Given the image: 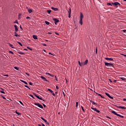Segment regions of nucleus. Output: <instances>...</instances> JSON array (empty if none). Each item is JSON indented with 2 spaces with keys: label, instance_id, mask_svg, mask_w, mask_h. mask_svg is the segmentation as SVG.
I'll list each match as a JSON object with an SVG mask.
<instances>
[{
  "label": "nucleus",
  "instance_id": "obj_57",
  "mask_svg": "<svg viewBox=\"0 0 126 126\" xmlns=\"http://www.w3.org/2000/svg\"><path fill=\"white\" fill-rule=\"evenodd\" d=\"M106 118H107V119H111L110 117H109V116H106Z\"/></svg>",
  "mask_w": 126,
  "mask_h": 126
},
{
  "label": "nucleus",
  "instance_id": "obj_2",
  "mask_svg": "<svg viewBox=\"0 0 126 126\" xmlns=\"http://www.w3.org/2000/svg\"><path fill=\"white\" fill-rule=\"evenodd\" d=\"M105 65H106L107 66H109V65H111V66L114 67V64L111 63H107V62H105Z\"/></svg>",
  "mask_w": 126,
  "mask_h": 126
},
{
  "label": "nucleus",
  "instance_id": "obj_59",
  "mask_svg": "<svg viewBox=\"0 0 126 126\" xmlns=\"http://www.w3.org/2000/svg\"><path fill=\"white\" fill-rule=\"evenodd\" d=\"M30 85H32V82H29Z\"/></svg>",
  "mask_w": 126,
  "mask_h": 126
},
{
  "label": "nucleus",
  "instance_id": "obj_49",
  "mask_svg": "<svg viewBox=\"0 0 126 126\" xmlns=\"http://www.w3.org/2000/svg\"><path fill=\"white\" fill-rule=\"evenodd\" d=\"M55 77L56 80L58 81V79H57V76H55Z\"/></svg>",
  "mask_w": 126,
  "mask_h": 126
},
{
  "label": "nucleus",
  "instance_id": "obj_7",
  "mask_svg": "<svg viewBox=\"0 0 126 126\" xmlns=\"http://www.w3.org/2000/svg\"><path fill=\"white\" fill-rule=\"evenodd\" d=\"M14 28H15V32H18V28H17V26L16 25H14Z\"/></svg>",
  "mask_w": 126,
  "mask_h": 126
},
{
  "label": "nucleus",
  "instance_id": "obj_50",
  "mask_svg": "<svg viewBox=\"0 0 126 126\" xmlns=\"http://www.w3.org/2000/svg\"><path fill=\"white\" fill-rule=\"evenodd\" d=\"M116 116H118V117H121V115H120V114H117V115H116Z\"/></svg>",
  "mask_w": 126,
  "mask_h": 126
},
{
  "label": "nucleus",
  "instance_id": "obj_48",
  "mask_svg": "<svg viewBox=\"0 0 126 126\" xmlns=\"http://www.w3.org/2000/svg\"><path fill=\"white\" fill-rule=\"evenodd\" d=\"M43 107H44V108H46V107H47V106H46V105H45L44 104H43Z\"/></svg>",
  "mask_w": 126,
  "mask_h": 126
},
{
  "label": "nucleus",
  "instance_id": "obj_4",
  "mask_svg": "<svg viewBox=\"0 0 126 126\" xmlns=\"http://www.w3.org/2000/svg\"><path fill=\"white\" fill-rule=\"evenodd\" d=\"M41 78L42 79H43V80H44V81H46L47 82H49V81L48 80H47L46 79V78H45V77L43 76H40Z\"/></svg>",
  "mask_w": 126,
  "mask_h": 126
},
{
  "label": "nucleus",
  "instance_id": "obj_20",
  "mask_svg": "<svg viewBox=\"0 0 126 126\" xmlns=\"http://www.w3.org/2000/svg\"><path fill=\"white\" fill-rule=\"evenodd\" d=\"M28 11H29V13H32V12H33V11L31 9H29Z\"/></svg>",
  "mask_w": 126,
  "mask_h": 126
},
{
  "label": "nucleus",
  "instance_id": "obj_23",
  "mask_svg": "<svg viewBox=\"0 0 126 126\" xmlns=\"http://www.w3.org/2000/svg\"><path fill=\"white\" fill-rule=\"evenodd\" d=\"M16 114H17V115H18L19 116H20V115H21V113L17 112V111H16Z\"/></svg>",
  "mask_w": 126,
  "mask_h": 126
},
{
  "label": "nucleus",
  "instance_id": "obj_37",
  "mask_svg": "<svg viewBox=\"0 0 126 126\" xmlns=\"http://www.w3.org/2000/svg\"><path fill=\"white\" fill-rule=\"evenodd\" d=\"M9 54H12V55H13V53L12 52V51H9Z\"/></svg>",
  "mask_w": 126,
  "mask_h": 126
},
{
  "label": "nucleus",
  "instance_id": "obj_14",
  "mask_svg": "<svg viewBox=\"0 0 126 126\" xmlns=\"http://www.w3.org/2000/svg\"><path fill=\"white\" fill-rule=\"evenodd\" d=\"M51 8L55 11H57V10H59V9H58V8H55V7H52Z\"/></svg>",
  "mask_w": 126,
  "mask_h": 126
},
{
  "label": "nucleus",
  "instance_id": "obj_17",
  "mask_svg": "<svg viewBox=\"0 0 126 126\" xmlns=\"http://www.w3.org/2000/svg\"><path fill=\"white\" fill-rule=\"evenodd\" d=\"M20 81H21V82H23V83H25V84H26V85H27V84H28V83H27L26 82H25V81H24L23 80H20Z\"/></svg>",
  "mask_w": 126,
  "mask_h": 126
},
{
  "label": "nucleus",
  "instance_id": "obj_61",
  "mask_svg": "<svg viewBox=\"0 0 126 126\" xmlns=\"http://www.w3.org/2000/svg\"><path fill=\"white\" fill-rule=\"evenodd\" d=\"M45 123H46V124H47V125H49L48 121H46V122H45Z\"/></svg>",
  "mask_w": 126,
  "mask_h": 126
},
{
  "label": "nucleus",
  "instance_id": "obj_39",
  "mask_svg": "<svg viewBox=\"0 0 126 126\" xmlns=\"http://www.w3.org/2000/svg\"><path fill=\"white\" fill-rule=\"evenodd\" d=\"M107 5H112L111 3H107Z\"/></svg>",
  "mask_w": 126,
  "mask_h": 126
},
{
  "label": "nucleus",
  "instance_id": "obj_44",
  "mask_svg": "<svg viewBox=\"0 0 126 126\" xmlns=\"http://www.w3.org/2000/svg\"><path fill=\"white\" fill-rule=\"evenodd\" d=\"M97 113H100V111L96 109V111Z\"/></svg>",
  "mask_w": 126,
  "mask_h": 126
},
{
  "label": "nucleus",
  "instance_id": "obj_11",
  "mask_svg": "<svg viewBox=\"0 0 126 126\" xmlns=\"http://www.w3.org/2000/svg\"><path fill=\"white\" fill-rule=\"evenodd\" d=\"M114 5H115V6H117V5H121V4H120V3H119L118 2H115L114 3Z\"/></svg>",
  "mask_w": 126,
  "mask_h": 126
},
{
  "label": "nucleus",
  "instance_id": "obj_29",
  "mask_svg": "<svg viewBox=\"0 0 126 126\" xmlns=\"http://www.w3.org/2000/svg\"><path fill=\"white\" fill-rule=\"evenodd\" d=\"M45 24L47 25H49V24H50V22H48V21H45Z\"/></svg>",
  "mask_w": 126,
  "mask_h": 126
},
{
  "label": "nucleus",
  "instance_id": "obj_35",
  "mask_svg": "<svg viewBox=\"0 0 126 126\" xmlns=\"http://www.w3.org/2000/svg\"><path fill=\"white\" fill-rule=\"evenodd\" d=\"M95 94H96V95H98V96H101V94H98V93H95Z\"/></svg>",
  "mask_w": 126,
  "mask_h": 126
},
{
  "label": "nucleus",
  "instance_id": "obj_27",
  "mask_svg": "<svg viewBox=\"0 0 126 126\" xmlns=\"http://www.w3.org/2000/svg\"><path fill=\"white\" fill-rule=\"evenodd\" d=\"M18 53L20 55H25V54H24V53H22V52H18Z\"/></svg>",
  "mask_w": 126,
  "mask_h": 126
},
{
  "label": "nucleus",
  "instance_id": "obj_58",
  "mask_svg": "<svg viewBox=\"0 0 126 126\" xmlns=\"http://www.w3.org/2000/svg\"><path fill=\"white\" fill-rule=\"evenodd\" d=\"M123 32H126V30H123Z\"/></svg>",
  "mask_w": 126,
  "mask_h": 126
},
{
  "label": "nucleus",
  "instance_id": "obj_54",
  "mask_svg": "<svg viewBox=\"0 0 126 126\" xmlns=\"http://www.w3.org/2000/svg\"><path fill=\"white\" fill-rule=\"evenodd\" d=\"M55 34H56V35H59V33H58V32H55Z\"/></svg>",
  "mask_w": 126,
  "mask_h": 126
},
{
  "label": "nucleus",
  "instance_id": "obj_32",
  "mask_svg": "<svg viewBox=\"0 0 126 126\" xmlns=\"http://www.w3.org/2000/svg\"><path fill=\"white\" fill-rule=\"evenodd\" d=\"M81 108L83 112H85V111L84 110V108H83V106H81Z\"/></svg>",
  "mask_w": 126,
  "mask_h": 126
},
{
  "label": "nucleus",
  "instance_id": "obj_46",
  "mask_svg": "<svg viewBox=\"0 0 126 126\" xmlns=\"http://www.w3.org/2000/svg\"><path fill=\"white\" fill-rule=\"evenodd\" d=\"M93 105H96V103L94 102V101L92 102Z\"/></svg>",
  "mask_w": 126,
  "mask_h": 126
},
{
  "label": "nucleus",
  "instance_id": "obj_15",
  "mask_svg": "<svg viewBox=\"0 0 126 126\" xmlns=\"http://www.w3.org/2000/svg\"><path fill=\"white\" fill-rule=\"evenodd\" d=\"M117 108H120L121 109H126V107H124V106H117Z\"/></svg>",
  "mask_w": 126,
  "mask_h": 126
},
{
  "label": "nucleus",
  "instance_id": "obj_30",
  "mask_svg": "<svg viewBox=\"0 0 126 126\" xmlns=\"http://www.w3.org/2000/svg\"><path fill=\"white\" fill-rule=\"evenodd\" d=\"M18 44H19V45H20V46H21V47H22L23 45H22V44H21L20 42H18Z\"/></svg>",
  "mask_w": 126,
  "mask_h": 126
},
{
  "label": "nucleus",
  "instance_id": "obj_3",
  "mask_svg": "<svg viewBox=\"0 0 126 126\" xmlns=\"http://www.w3.org/2000/svg\"><path fill=\"white\" fill-rule=\"evenodd\" d=\"M68 17L69 18H70V14L71 13V9H70V7H69V10H68Z\"/></svg>",
  "mask_w": 126,
  "mask_h": 126
},
{
  "label": "nucleus",
  "instance_id": "obj_6",
  "mask_svg": "<svg viewBox=\"0 0 126 126\" xmlns=\"http://www.w3.org/2000/svg\"><path fill=\"white\" fill-rule=\"evenodd\" d=\"M54 21H55V24L57 25V23H58L60 21H59V20H58L56 18H54L53 19Z\"/></svg>",
  "mask_w": 126,
  "mask_h": 126
},
{
  "label": "nucleus",
  "instance_id": "obj_64",
  "mask_svg": "<svg viewBox=\"0 0 126 126\" xmlns=\"http://www.w3.org/2000/svg\"><path fill=\"white\" fill-rule=\"evenodd\" d=\"M123 101H126V98H124Z\"/></svg>",
  "mask_w": 126,
  "mask_h": 126
},
{
  "label": "nucleus",
  "instance_id": "obj_36",
  "mask_svg": "<svg viewBox=\"0 0 126 126\" xmlns=\"http://www.w3.org/2000/svg\"><path fill=\"white\" fill-rule=\"evenodd\" d=\"M25 87H27V88H28L30 90V88L29 87H28V86H27V85H25Z\"/></svg>",
  "mask_w": 126,
  "mask_h": 126
},
{
  "label": "nucleus",
  "instance_id": "obj_26",
  "mask_svg": "<svg viewBox=\"0 0 126 126\" xmlns=\"http://www.w3.org/2000/svg\"><path fill=\"white\" fill-rule=\"evenodd\" d=\"M9 45L10 47H11V48H12V49H14V47H13V45L9 43Z\"/></svg>",
  "mask_w": 126,
  "mask_h": 126
},
{
  "label": "nucleus",
  "instance_id": "obj_63",
  "mask_svg": "<svg viewBox=\"0 0 126 126\" xmlns=\"http://www.w3.org/2000/svg\"><path fill=\"white\" fill-rule=\"evenodd\" d=\"M120 118H122L123 119H124V116H123L121 115V116H120Z\"/></svg>",
  "mask_w": 126,
  "mask_h": 126
},
{
  "label": "nucleus",
  "instance_id": "obj_60",
  "mask_svg": "<svg viewBox=\"0 0 126 126\" xmlns=\"http://www.w3.org/2000/svg\"><path fill=\"white\" fill-rule=\"evenodd\" d=\"M42 45H43V46H47V44H43Z\"/></svg>",
  "mask_w": 126,
  "mask_h": 126
},
{
  "label": "nucleus",
  "instance_id": "obj_47",
  "mask_svg": "<svg viewBox=\"0 0 126 126\" xmlns=\"http://www.w3.org/2000/svg\"><path fill=\"white\" fill-rule=\"evenodd\" d=\"M46 74H48V75H51V74H50V73H46Z\"/></svg>",
  "mask_w": 126,
  "mask_h": 126
},
{
  "label": "nucleus",
  "instance_id": "obj_45",
  "mask_svg": "<svg viewBox=\"0 0 126 126\" xmlns=\"http://www.w3.org/2000/svg\"><path fill=\"white\" fill-rule=\"evenodd\" d=\"M30 96H31V97H32V98H34V96H33V95L32 94H30Z\"/></svg>",
  "mask_w": 126,
  "mask_h": 126
},
{
  "label": "nucleus",
  "instance_id": "obj_51",
  "mask_svg": "<svg viewBox=\"0 0 126 126\" xmlns=\"http://www.w3.org/2000/svg\"><path fill=\"white\" fill-rule=\"evenodd\" d=\"M20 28L22 30H23V29H22V27L21 26H20Z\"/></svg>",
  "mask_w": 126,
  "mask_h": 126
},
{
  "label": "nucleus",
  "instance_id": "obj_28",
  "mask_svg": "<svg viewBox=\"0 0 126 126\" xmlns=\"http://www.w3.org/2000/svg\"><path fill=\"white\" fill-rule=\"evenodd\" d=\"M91 109H92V110H94L95 111V112H96V111H97V109H96V108H93V107H91Z\"/></svg>",
  "mask_w": 126,
  "mask_h": 126
},
{
  "label": "nucleus",
  "instance_id": "obj_13",
  "mask_svg": "<svg viewBox=\"0 0 126 126\" xmlns=\"http://www.w3.org/2000/svg\"><path fill=\"white\" fill-rule=\"evenodd\" d=\"M36 98H37V99H39V100H43V101H44V102H45V100L43 99V98H42L41 97H40V96H38V95H36Z\"/></svg>",
  "mask_w": 126,
  "mask_h": 126
},
{
  "label": "nucleus",
  "instance_id": "obj_38",
  "mask_svg": "<svg viewBox=\"0 0 126 126\" xmlns=\"http://www.w3.org/2000/svg\"><path fill=\"white\" fill-rule=\"evenodd\" d=\"M27 49H29V50H30L31 51H32V48H31L29 47H27Z\"/></svg>",
  "mask_w": 126,
  "mask_h": 126
},
{
  "label": "nucleus",
  "instance_id": "obj_10",
  "mask_svg": "<svg viewBox=\"0 0 126 126\" xmlns=\"http://www.w3.org/2000/svg\"><path fill=\"white\" fill-rule=\"evenodd\" d=\"M105 60H106V61H114V59H113V58H105Z\"/></svg>",
  "mask_w": 126,
  "mask_h": 126
},
{
  "label": "nucleus",
  "instance_id": "obj_8",
  "mask_svg": "<svg viewBox=\"0 0 126 126\" xmlns=\"http://www.w3.org/2000/svg\"><path fill=\"white\" fill-rule=\"evenodd\" d=\"M14 34H15L14 36L15 37H20V34H18L17 32H15Z\"/></svg>",
  "mask_w": 126,
  "mask_h": 126
},
{
  "label": "nucleus",
  "instance_id": "obj_62",
  "mask_svg": "<svg viewBox=\"0 0 126 126\" xmlns=\"http://www.w3.org/2000/svg\"><path fill=\"white\" fill-rule=\"evenodd\" d=\"M122 56H124V57H126V54H122Z\"/></svg>",
  "mask_w": 126,
  "mask_h": 126
},
{
  "label": "nucleus",
  "instance_id": "obj_1",
  "mask_svg": "<svg viewBox=\"0 0 126 126\" xmlns=\"http://www.w3.org/2000/svg\"><path fill=\"white\" fill-rule=\"evenodd\" d=\"M34 105H35V106H37V107H39V108H40V109H43L44 108L43 105L39 103H34Z\"/></svg>",
  "mask_w": 126,
  "mask_h": 126
},
{
  "label": "nucleus",
  "instance_id": "obj_40",
  "mask_svg": "<svg viewBox=\"0 0 126 126\" xmlns=\"http://www.w3.org/2000/svg\"><path fill=\"white\" fill-rule=\"evenodd\" d=\"M19 102H20V104H21V105H23V106L24 105V104H23V103H22V102H21V101H19Z\"/></svg>",
  "mask_w": 126,
  "mask_h": 126
},
{
  "label": "nucleus",
  "instance_id": "obj_5",
  "mask_svg": "<svg viewBox=\"0 0 126 126\" xmlns=\"http://www.w3.org/2000/svg\"><path fill=\"white\" fill-rule=\"evenodd\" d=\"M105 95H106V96H108L110 99H114L113 97L111 96V95H110V94L107 93H105Z\"/></svg>",
  "mask_w": 126,
  "mask_h": 126
},
{
  "label": "nucleus",
  "instance_id": "obj_12",
  "mask_svg": "<svg viewBox=\"0 0 126 126\" xmlns=\"http://www.w3.org/2000/svg\"><path fill=\"white\" fill-rule=\"evenodd\" d=\"M83 14H82V13H80V19L81 20H83Z\"/></svg>",
  "mask_w": 126,
  "mask_h": 126
},
{
  "label": "nucleus",
  "instance_id": "obj_43",
  "mask_svg": "<svg viewBox=\"0 0 126 126\" xmlns=\"http://www.w3.org/2000/svg\"><path fill=\"white\" fill-rule=\"evenodd\" d=\"M121 79H122V80H126V78H121Z\"/></svg>",
  "mask_w": 126,
  "mask_h": 126
},
{
  "label": "nucleus",
  "instance_id": "obj_24",
  "mask_svg": "<svg viewBox=\"0 0 126 126\" xmlns=\"http://www.w3.org/2000/svg\"><path fill=\"white\" fill-rule=\"evenodd\" d=\"M84 65V63H81V64H80V66H83Z\"/></svg>",
  "mask_w": 126,
  "mask_h": 126
},
{
  "label": "nucleus",
  "instance_id": "obj_21",
  "mask_svg": "<svg viewBox=\"0 0 126 126\" xmlns=\"http://www.w3.org/2000/svg\"><path fill=\"white\" fill-rule=\"evenodd\" d=\"M79 23L81 24V25H82L83 24V23L82 22V20L80 19Z\"/></svg>",
  "mask_w": 126,
  "mask_h": 126
},
{
  "label": "nucleus",
  "instance_id": "obj_56",
  "mask_svg": "<svg viewBox=\"0 0 126 126\" xmlns=\"http://www.w3.org/2000/svg\"><path fill=\"white\" fill-rule=\"evenodd\" d=\"M78 63H79V65H80V64L81 63H80V61H78Z\"/></svg>",
  "mask_w": 126,
  "mask_h": 126
},
{
  "label": "nucleus",
  "instance_id": "obj_9",
  "mask_svg": "<svg viewBox=\"0 0 126 126\" xmlns=\"http://www.w3.org/2000/svg\"><path fill=\"white\" fill-rule=\"evenodd\" d=\"M32 38H33L34 40H38V36H37V35H32Z\"/></svg>",
  "mask_w": 126,
  "mask_h": 126
},
{
  "label": "nucleus",
  "instance_id": "obj_52",
  "mask_svg": "<svg viewBox=\"0 0 126 126\" xmlns=\"http://www.w3.org/2000/svg\"><path fill=\"white\" fill-rule=\"evenodd\" d=\"M26 19H30V17H27Z\"/></svg>",
  "mask_w": 126,
  "mask_h": 126
},
{
  "label": "nucleus",
  "instance_id": "obj_22",
  "mask_svg": "<svg viewBox=\"0 0 126 126\" xmlns=\"http://www.w3.org/2000/svg\"><path fill=\"white\" fill-rule=\"evenodd\" d=\"M47 12H48V13H49V14H50V13H51V12H52V10H47Z\"/></svg>",
  "mask_w": 126,
  "mask_h": 126
},
{
  "label": "nucleus",
  "instance_id": "obj_42",
  "mask_svg": "<svg viewBox=\"0 0 126 126\" xmlns=\"http://www.w3.org/2000/svg\"><path fill=\"white\" fill-rule=\"evenodd\" d=\"M52 93V95H53V96H56V94L54 93V92H53V93Z\"/></svg>",
  "mask_w": 126,
  "mask_h": 126
},
{
  "label": "nucleus",
  "instance_id": "obj_19",
  "mask_svg": "<svg viewBox=\"0 0 126 126\" xmlns=\"http://www.w3.org/2000/svg\"><path fill=\"white\" fill-rule=\"evenodd\" d=\"M111 113H112V114H114L116 116H117V115H118V114L117 113H116L115 111H112Z\"/></svg>",
  "mask_w": 126,
  "mask_h": 126
},
{
  "label": "nucleus",
  "instance_id": "obj_55",
  "mask_svg": "<svg viewBox=\"0 0 126 126\" xmlns=\"http://www.w3.org/2000/svg\"><path fill=\"white\" fill-rule=\"evenodd\" d=\"M50 76H52V77H54V76H55V75H54L53 74H51V75H50Z\"/></svg>",
  "mask_w": 126,
  "mask_h": 126
},
{
  "label": "nucleus",
  "instance_id": "obj_16",
  "mask_svg": "<svg viewBox=\"0 0 126 126\" xmlns=\"http://www.w3.org/2000/svg\"><path fill=\"white\" fill-rule=\"evenodd\" d=\"M87 63H88V60H86L84 62V64L85 65H86Z\"/></svg>",
  "mask_w": 126,
  "mask_h": 126
},
{
  "label": "nucleus",
  "instance_id": "obj_53",
  "mask_svg": "<svg viewBox=\"0 0 126 126\" xmlns=\"http://www.w3.org/2000/svg\"><path fill=\"white\" fill-rule=\"evenodd\" d=\"M100 97H101V98H103V99L105 98V97L102 96V95H101Z\"/></svg>",
  "mask_w": 126,
  "mask_h": 126
},
{
  "label": "nucleus",
  "instance_id": "obj_34",
  "mask_svg": "<svg viewBox=\"0 0 126 126\" xmlns=\"http://www.w3.org/2000/svg\"><path fill=\"white\" fill-rule=\"evenodd\" d=\"M0 92L1 93H2V94H5V93H4V92H3V91H0Z\"/></svg>",
  "mask_w": 126,
  "mask_h": 126
},
{
  "label": "nucleus",
  "instance_id": "obj_41",
  "mask_svg": "<svg viewBox=\"0 0 126 126\" xmlns=\"http://www.w3.org/2000/svg\"><path fill=\"white\" fill-rule=\"evenodd\" d=\"M14 23H17V24H18V21H17V20H16V21L14 22Z\"/></svg>",
  "mask_w": 126,
  "mask_h": 126
},
{
  "label": "nucleus",
  "instance_id": "obj_25",
  "mask_svg": "<svg viewBox=\"0 0 126 126\" xmlns=\"http://www.w3.org/2000/svg\"><path fill=\"white\" fill-rule=\"evenodd\" d=\"M47 91H49V92H50L51 93H53V91H52V90L50 89H48L47 90Z\"/></svg>",
  "mask_w": 126,
  "mask_h": 126
},
{
  "label": "nucleus",
  "instance_id": "obj_18",
  "mask_svg": "<svg viewBox=\"0 0 126 126\" xmlns=\"http://www.w3.org/2000/svg\"><path fill=\"white\" fill-rule=\"evenodd\" d=\"M41 119L42 121L45 122V123H47V120H46V119H44L43 117H41Z\"/></svg>",
  "mask_w": 126,
  "mask_h": 126
},
{
  "label": "nucleus",
  "instance_id": "obj_33",
  "mask_svg": "<svg viewBox=\"0 0 126 126\" xmlns=\"http://www.w3.org/2000/svg\"><path fill=\"white\" fill-rule=\"evenodd\" d=\"M15 69H16L17 70H18L19 68L17 66L14 67Z\"/></svg>",
  "mask_w": 126,
  "mask_h": 126
},
{
  "label": "nucleus",
  "instance_id": "obj_31",
  "mask_svg": "<svg viewBox=\"0 0 126 126\" xmlns=\"http://www.w3.org/2000/svg\"><path fill=\"white\" fill-rule=\"evenodd\" d=\"M76 108H77V107H78V102H76Z\"/></svg>",
  "mask_w": 126,
  "mask_h": 126
}]
</instances>
